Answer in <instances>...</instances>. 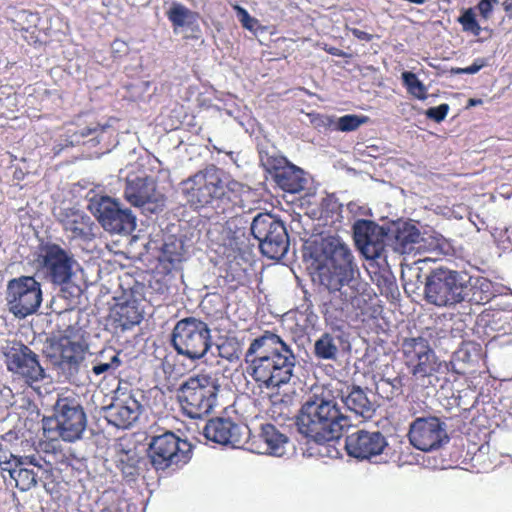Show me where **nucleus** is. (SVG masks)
<instances>
[{
	"mask_svg": "<svg viewBox=\"0 0 512 512\" xmlns=\"http://www.w3.org/2000/svg\"><path fill=\"white\" fill-rule=\"evenodd\" d=\"M317 271L320 284L330 293L329 308L341 316L361 304V295L366 283L361 278L360 269L352 250L340 237L323 238L316 252Z\"/></svg>",
	"mask_w": 512,
	"mask_h": 512,
	"instance_id": "obj_1",
	"label": "nucleus"
},
{
	"mask_svg": "<svg viewBox=\"0 0 512 512\" xmlns=\"http://www.w3.org/2000/svg\"><path fill=\"white\" fill-rule=\"evenodd\" d=\"M245 363L247 373L259 387L274 389L291 380L296 356L280 336L265 332L251 341L245 352Z\"/></svg>",
	"mask_w": 512,
	"mask_h": 512,
	"instance_id": "obj_2",
	"label": "nucleus"
},
{
	"mask_svg": "<svg viewBox=\"0 0 512 512\" xmlns=\"http://www.w3.org/2000/svg\"><path fill=\"white\" fill-rule=\"evenodd\" d=\"M181 193L195 209L211 208L218 214L231 215L242 196L250 188L236 180L225 183L221 172L214 166L198 171L181 182Z\"/></svg>",
	"mask_w": 512,
	"mask_h": 512,
	"instance_id": "obj_3",
	"label": "nucleus"
},
{
	"mask_svg": "<svg viewBox=\"0 0 512 512\" xmlns=\"http://www.w3.org/2000/svg\"><path fill=\"white\" fill-rule=\"evenodd\" d=\"M297 425L301 434L323 444L338 439L344 428L350 426V420L340 411L331 391L322 390L307 397L300 409Z\"/></svg>",
	"mask_w": 512,
	"mask_h": 512,
	"instance_id": "obj_4",
	"label": "nucleus"
},
{
	"mask_svg": "<svg viewBox=\"0 0 512 512\" xmlns=\"http://www.w3.org/2000/svg\"><path fill=\"white\" fill-rule=\"evenodd\" d=\"M473 287V279L466 272L438 267L425 278L424 298L434 306L453 308L471 300Z\"/></svg>",
	"mask_w": 512,
	"mask_h": 512,
	"instance_id": "obj_5",
	"label": "nucleus"
},
{
	"mask_svg": "<svg viewBox=\"0 0 512 512\" xmlns=\"http://www.w3.org/2000/svg\"><path fill=\"white\" fill-rule=\"evenodd\" d=\"M220 385L218 379L208 374H198L186 379L179 387L178 400L183 412L190 418H201L217 405Z\"/></svg>",
	"mask_w": 512,
	"mask_h": 512,
	"instance_id": "obj_6",
	"label": "nucleus"
},
{
	"mask_svg": "<svg viewBox=\"0 0 512 512\" xmlns=\"http://www.w3.org/2000/svg\"><path fill=\"white\" fill-rule=\"evenodd\" d=\"M172 344L178 354L190 360L201 359L212 347L210 328L194 317L181 319L173 329Z\"/></svg>",
	"mask_w": 512,
	"mask_h": 512,
	"instance_id": "obj_7",
	"label": "nucleus"
},
{
	"mask_svg": "<svg viewBox=\"0 0 512 512\" xmlns=\"http://www.w3.org/2000/svg\"><path fill=\"white\" fill-rule=\"evenodd\" d=\"M55 353L47 356L51 359L58 374L71 384L81 386L87 377L84 365L87 360L88 345L81 341L64 337L54 347Z\"/></svg>",
	"mask_w": 512,
	"mask_h": 512,
	"instance_id": "obj_8",
	"label": "nucleus"
},
{
	"mask_svg": "<svg viewBox=\"0 0 512 512\" xmlns=\"http://www.w3.org/2000/svg\"><path fill=\"white\" fill-rule=\"evenodd\" d=\"M250 230L264 256L274 260L285 256L289 248V238L282 221L270 213H258L252 220Z\"/></svg>",
	"mask_w": 512,
	"mask_h": 512,
	"instance_id": "obj_9",
	"label": "nucleus"
},
{
	"mask_svg": "<svg viewBox=\"0 0 512 512\" xmlns=\"http://www.w3.org/2000/svg\"><path fill=\"white\" fill-rule=\"evenodd\" d=\"M88 209L104 230L115 234H129L136 228V217L129 208L109 196L89 199Z\"/></svg>",
	"mask_w": 512,
	"mask_h": 512,
	"instance_id": "obj_10",
	"label": "nucleus"
},
{
	"mask_svg": "<svg viewBox=\"0 0 512 512\" xmlns=\"http://www.w3.org/2000/svg\"><path fill=\"white\" fill-rule=\"evenodd\" d=\"M123 194L127 202L144 213H158L166 203V197L157 189L155 179L145 174L128 175Z\"/></svg>",
	"mask_w": 512,
	"mask_h": 512,
	"instance_id": "obj_11",
	"label": "nucleus"
},
{
	"mask_svg": "<svg viewBox=\"0 0 512 512\" xmlns=\"http://www.w3.org/2000/svg\"><path fill=\"white\" fill-rule=\"evenodd\" d=\"M6 299L9 311L18 318H25L35 313L41 305V285L31 276L12 279L7 285Z\"/></svg>",
	"mask_w": 512,
	"mask_h": 512,
	"instance_id": "obj_12",
	"label": "nucleus"
},
{
	"mask_svg": "<svg viewBox=\"0 0 512 512\" xmlns=\"http://www.w3.org/2000/svg\"><path fill=\"white\" fill-rule=\"evenodd\" d=\"M190 445L172 432L155 436L149 444V457L156 470H166L189 460Z\"/></svg>",
	"mask_w": 512,
	"mask_h": 512,
	"instance_id": "obj_13",
	"label": "nucleus"
},
{
	"mask_svg": "<svg viewBox=\"0 0 512 512\" xmlns=\"http://www.w3.org/2000/svg\"><path fill=\"white\" fill-rule=\"evenodd\" d=\"M6 364L9 371L22 378L32 388H38L40 383H50L51 378L40 365L38 356L28 346L12 347L6 354Z\"/></svg>",
	"mask_w": 512,
	"mask_h": 512,
	"instance_id": "obj_14",
	"label": "nucleus"
},
{
	"mask_svg": "<svg viewBox=\"0 0 512 512\" xmlns=\"http://www.w3.org/2000/svg\"><path fill=\"white\" fill-rule=\"evenodd\" d=\"M402 351L407 367L416 378L429 377L439 371L441 363L425 338L404 339Z\"/></svg>",
	"mask_w": 512,
	"mask_h": 512,
	"instance_id": "obj_15",
	"label": "nucleus"
},
{
	"mask_svg": "<svg viewBox=\"0 0 512 512\" xmlns=\"http://www.w3.org/2000/svg\"><path fill=\"white\" fill-rule=\"evenodd\" d=\"M59 436L67 442L81 438L87 423L83 407L75 398H59L54 406Z\"/></svg>",
	"mask_w": 512,
	"mask_h": 512,
	"instance_id": "obj_16",
	"label": "nucleus"
},
{
	"mask_svg": "<svg viewBox=\"0 0 512 512\" xmlns=\"http://www.w3.org/2000/svg\"><path fill=\"white\" fill-rule=\"evenodd\" d=\"M142 406L133 391L119 386L111 402L102 407L103 417L117 428H130L139 418Z\"/></svg>",
	"mask_w": 512,
	"mask_h": 512,
	"instance_id": "obj_17",
	"label": "nucleus"
},
{
	"mask_svg": "<svg viewBox=\"0 0 512 512\" xmlns=\"http://www.w3.org/2000/svg\"><path fill=\"white\" fill-rule=\"evenodd\" d=\"M409 441L421 451H433L448 443L446 424L437 417L417 418L409 429Z\"/></svg>",
	"mask_w": 512,
	"mask_h": 512,
	"instance_id": "obj_18",
	"label": "nucleus"
},
{
	"mask_svg": "<svg viewBox=\"0 0 512 512\" xmlns=\"http://www.w3.org/2000/svg\"><path fill=\"white\" fill-rule=\"evenodd\" d=\"M355 244L366 259L386 258L389 233L370 220L360 219L353 225Z\"/></svg>",
	"mask_w": 512,
	"mask_h": 512,
	"instance_id": "obj_19",
	"label": "nucleus"
},
{
	"mask_svg": "<svg viewBox=\"0 0 512 512\" xmlns=\"http://www.w3.org/2000/svg\"><path fill=\"white\" fill-rule=\"evenodd\" d=\"M43 268L54 284L68 283L73 275V256L57 244H46L39 255Z\"/></svg>",
	"mask_w": 512,
	"mask_h": 512,
	"instance_id": "obj_20",
	"label": "nucleus"
},
{
	"mask_svg": "<svg viewBox=\"0 0 512 512\" xmlns=\"http://www.w3.org/2000/svg\"><path fill=\"white\" fill-rule=\"evenodd\" d=\"M387 445L386 438L379 431L358 430L345 439L348 455L361 460L381 455Z\"/></svg>",
	"mask_w": 512,
	"mask_h": 512,
	"instance_id": "obj_21",
	"label": "nucleus"
},
{
	"mask_svg": "<svg viewBox=\"0 0 512 512\" xmlns=\"http://www.w3.org/2000/svg\"><path fill=\"white\" fill-rule=\"evenodd\" d=\"M266 169L273 174L275 182L280 188L289 193L302 191L308 182L305 172L289 163L285 158L275 159L273 162H264Z\"/></svg>",
	"mask_w": 512,
	"mask_h": 512,
	"instance_id": "obj_22",
	"label": "nucleus"
},
{
	"mask_svg": "<svg viewBox=\"0 0 512 512\" xmlns=\"http://www.w3.org/2000/svg\"><path fill=\"white\" fill-rule=\"evenodd\" d=\"M345 408L356 416L370 419L376 411L375 396L368 388L348 385L337 393Z\"/></svg>",
	"mask_w": 512,
	"mask_h": 512,
	"instance_id": "obj_23",
	"label": "nucleus"
},
{
	"mask_svg": "<svg viewBox=\"0 0 512 512\" xmlns=\"http://www.w3.org/2000/svg\"><path fill=\"white\" fill-rule=\"evenodd\" d=\"M289 444V438L272 424L261 425L260 431L252 441L256 453L275 457L286 454Z\"/></svg>",
	"mask_w": 512,
	"mask_h": 512,
	"instance_id": "obj_24",
	"label": "nucleus"
},
{
	"mask_svg": "<svg viewBox=\"0 0 512 512\" xmlns=\"http://www.w3.org/2000/svg\"><path fill=\"white\" fill-rule=\"evenodd\" d=\"M203 435L207 440L221 445L241 443V427L230 419L215 418L209 420L203 428Z\"/></svg>",
	"mask_w": 512,
	"mask_h": 512,
	"instance_id": "obj_25",
	"label": "nucleus"
},
{
	"mask_svg": "<svg viewBox=\"0 0 512 512\" xmlns=\"http://www.w3.org/2000/svg\"><path fill=\"white\" fill-rule=\"evenodd\" d=\"M390 240H393L392 248L400 254L410 253L422 239L421 233L417 227L410 223H399L389 230Z\"/></svg>",
	"mask_w": 512,
	"mask_h": 512,
	"instance_id": "obj_26",
	"label": "nucleus"
},
{
	"mask_svg": "<svg viewBox=\"0 0 512 512\" xmlns=\"http://www.w3.org/2000/svg\"><path fill=\"white\" fill-rule=\"evenodd\" d=\"M64 230L74 239H89L92 235L91 218L80 211L70 210L60 219Z\"/></svg>",
	"mask_w": 512,
	"mask_h": 512,
	"instance_id": "obj_27",
	"label": "nucleus"
},
{
	"mask_svg": "<svg viewBox=\"0 0 512 512\" xmlns=\"http://www.w3.org/2000/svg\"><path fill=\"white\" fill-rule=\"evenodd\" d=\"M341 345L342 339L339 335L325 332L315 340L313 354L318 360L336 361Z\"/></svg>",
	"mask_w": 512,
	"mask_h": 512,
	"instance_id": "obj_28",
	"label": "nucleus"
},
{
	"mask_svg": "<svg viewBox=\"0 0 512 512\" xmlns=\"http://www.w3.org/2000/svg\"><path fill=\"white\" fill-rule=\"evenodd\" d=\"M108 125L90 124L89 126L81 127L76 124H69L65 128V133L62 135V141L65 146H76L84 143V138L87 136H94L97 138L100 133L104 132Z\"/></svg>",
	"mask_w": 512,
	"mask_h": 512,
	"instance_id": "obj_29",
	"label": "nucleus"
},
{
	"mask_svg": "<svg viewBox=\"0 0 512 512\" xmlns=\"http://www.w3.org/2000/svg\"><path fill=\"white\" fill-rule=\"evenodd\" d=\"M9 475L21 491H28L37 485V474L34 470L18 463H13V467L9 469Z\"/></svg>",
	"mask_w": 512,
	"mask_h": 512,
	"instance_id": "obj_30",
	"label": "nucleus"
},
{
	"mask_svg": "<svg viewBox=\"0 0 512 512\" xmlns=\"http://www.w3.org/2000/svg\"><path fill=\"white\" fill-rule=\"evenodd\" d=\"M117 368L108 365L107 363H99L87 359L84 365V373L87 376L81 385L88 383L101 382L109 375H113Z\"/></svg>",
	"mask_w": 512,
	"mask_h": 512,
	"instance_id": "obj_31",
	"label": "nucleus"
},
{
	"mask_svg": "<svg viewBox=\"0 0 512 512\" xmlns=\"http://www.w3.org/2000/svg\"><path fill=\"white\" fill-rule=\"evenodd\" d=\"M167 17L175 27H184L196 21V14L180 3H173Z\"/></svg>",
	"mask_w": 512,
	"mask_h": 512,
	"instance_id": "obj_32",
	"label": "nucleus"
},
{
	"mask_svg": "<svg viewBox=\"0 0 512 512\" xmlns=\"http://www.w3.org/2000/svg\"><path fill=\"white\" fill-rule=\"evenodd\" d=\"M477 346L473 343H463L454 353L451 364L455 371L461 373L462 365L470 364L477 356Z\"/></svg>",
	"mask_w": 512,
	"mask_h": 512,
	"instance_id": "obj_33",
	"label": "nucleus"
},
{
	"mask_svg": "<svg viewBox=\"0 0 512 512\" xmlns=\"http://www.w3.org/2000/svg\"><path fill=\"white\" fill-rule=\"evenodd\" d=\"M402 79L407 87L408 92L414 97L424 100L426 99V87L425 85L418 79L416 74L412 72H403Z\"/></svg>",
	"mask_w": 512,
	"mask_h": 512,
	"instance_id": "obj_34",
	"label": "nucleus"
},
{
	"mask_svg": "<svg viewBox=\"0 0 512 512\" xmlns=\"http://www.w3.org/2000/svg\"><path fill=\"white\" fill-rule=\"evenodd\" d=\"M368 121L367 116L348 114L337 119L335 128L342 132H350Z\"/></svg>",
	"mask_w": 512,
	"mask_h": 512,
	"instance_id": "obj_35",
	"label": "nucleus"
},
{
	"mask_svg": "<svg viewBox=\"0 0 512 512\" xmlns=\"http://www.w3.org/2000/svg\"><path fill=\"white\" fill-rule=\"evenodd\" d=\"M121 352L116 351L113 348L103 349L95 355L88 354L89 360L99 362V363H107L112 367L119 368L122 365V360L120 358Z\"/></svg>",
	"mask_w": 512,
	"mask_h": 512,
	"instance_id": "obj_36",
	"label": "nucleus"
},
{
	"mask_svg": "<svg viewBox=\"0 0 512 512\" xmlns=\"http://www.w3.org/2000/svg\"><path fill=\"white\" fill-rule=\"evenodd\" d=\"M465 32H470L474 36H479L481 27L476 20V14L472 8L466 9L458 19Z\"/></svg>",
	"mask_w": 512,
	"mask_h": 512,
	"instance_id": "obj_37",
	"label": "nucleus"
},
{
	"mask_svg": "<svg viewBox=\"0 0 512 512\" xmlns=\"http://www.w3.org/2000/svg\"><path fill=\"white\" fill-rule=\"evenodd\" d=\"M120 321L123 329H129L132 326L140 323L142 316L138 313L133 307H121L120 312Z\"/></svg>",
	"mask_w": 512,
	"mask_h": 512,
	"instance_id": "obj_38",
	"label": "nucleus"
},
{
	"mask_svg": "<svg viewBox=\"0 0 512 512\" xmlns=\"http://www.w3.org/2000/svg\"><path fill=\"white\" fill-rule=\"evenodd\" d=\"M237 18L242 26L250 31H255L259 27V21L250 16L246 9L235 6Z\"/></svg>",
	"mask_w": 512,
	"mask_h": 512,
	"instance_id": "obj_39",
	"label": "nucleus"
},
{
	"mask_svg": "<svg viewBox=\"0 0 512 512\" xmlns=\"http://www.w3.org/2000/svg\"><path fill=\"white\" fill-rule=\"evenodd\" d=\"M42 462H44L43 459L37 455L12 456V463H18L24 467L32 465L41 469L43 467Z\"/></svg>",
	"mask_w": 512,
	"mask_h": 512,
	"instance_id": "obj_40",
	"label": "nucleus"
},
{
	"mask_svg": "<svg viewBox=\"0 0 512 512\" xmlns=\"http://www.w3.org/2000/svg\"><path fill=\"white\" fill-rule=\"evenodd\" d=\"M487 65V61L484 58H477L474 60V62L466 67V68H453L451 72L453 74H476L479 72L483 67Z\"/></svg>",
	"mask_w": 512,
	"mask_h": 512,
	"instance_id": "obj_41",
	"label": "nucleus"
},
{
	"mask_svg": "<svg viewBox=\"0 0 512 512\" xmlns=\"http://www.w3.org/2000/svg\"><path fill=\"white\" fill-rule=\"evenodd\" d=\"M449 111V105L444 103L437 107L429 108L425 114L429 119H432L436 122H441L445 119L447 116V113Z\"/></svg>",
	"mask_w": 512,
	"mask_h": 512,
	"instance_id": "obj_42",
	"label": "nucleus"
},
{
	"mask_svg": "<svg viewBox=\"0 0 512 512\" xmlns=\"http://www.w3.org/2000/svg\"><path fill=\"white\" fill-rule=\"evenodd\" d=\"M418 263H415V266L409 267L407 271L402 272V278L405 280V288L407 289L413 282L412 278H415L417 282L422 283L420 280L421 268L417 266Z\"/></svg>",
	"mask_w": 512,
	"mask_h": 512,
	"instance_id": "obj_43",
	"label": "nucleus"
},
{
	"mask_svg": "<svg viewBox=\"0 0 512 512\" xmlns=\"http://www.w3.org/2000/svg\"><path fill=\"white\" fill-rule=\"evenodd\" d=\"M492 3L490 0H481L479 2L477 8L483 18L488 19L490 17L493 9Z\"/></svg>",
	"mask_w": 512,
	"mask_h": 512,
	"instance_id": "obj_44",
	"label": "nucleus"
},
{
	"mask_svg": "<svg viewBox=\"0 0 512 512\" xmlns=\"http://www.w3.org/2000/svg\"><path fill=\"white\" fill-rule=\"evenodd\" d=\"M111 49L113 54L116 56H121L127 53L128 46L124 41L116 39L113 41Z\"/></svg>",
	"mask_w": 512,
	"mask_h": 512,
	"instance_id": "obj_45",
	"label": "nucleus"
},
{
	"mask_svg": "<svg viewBox=\"0 0 512 512\" xmlns=\"http://www.w3.org/2000/svg\"><path fill=\"white\" fill-rule=\"evenodd\" d=\"M323 49H324L327 53H329V54H331V55H334V56H338V57H350V55H349V54H347L346 52H344V51H342V50H340V49H338V48H336V47L328 46V45H326V44L323 46Z\"/></svg>",
	"mask_w": 512,
	"mask_h": 512,
	"instance_id": "obj_46",
	"label": "nucleus"
},
{
	"mask_svg": "<svg viewBox=\"0 0 512 512\" xmlns=\"http://www.w3.org/2000/svg\"><path fill=\"white\" fill-rule=\"evenodd\" d=\"M352 33H353V35L355 37H357L360 40L369 41L371 39V35L370 34L364 32V31L358 30V29H354L352 31Z\"/></svg>",
	"mask_w": 512,
	"mask_h": 512,
	"instance_id": "obj_47",
	"label": "nucleus"
},
{
	"mask_svg": "<svg viewBox=\"0 0 512 512\" xmlns=\"http://www.w3.org/2000/svg\"><path fill=\"white\" fill-rule=\"evenodd\" d=\"M216 349L218 351V354L221 356V357H224L226 359H228L229 361H233V354H228L225 350H226V347L224 346H216Z\"/></svg>",
	"mask_w": 512,
	"mask_h": 512,
	"instance_id": "obj_48",
	"label": "nucleus"
},
{
	"mask_svg": "<svg viewBox=\"0 0 512 512\" xmlns=\"http://www.w3.org/2000/svg\"><path fill=\"white\" fill-rule=\"evenodd\" d=\"M503 8L507 12L508 16L512 18V0H505L503 2Z\"/></svg>",
	"mask_w": 512,
	"mask_h": 512,
	"instance_id": "obj_49",
	"label": "nucleus"
},
{
	"mask_svg": "<svg viewBox=\"0 0 512 512\" xmlns=\"http://www.w3.org/2000/svg\"><path fill=\"white\" fill-rule=\"evenodd\" d=\"M227 155L229 156L230 160L236 164L237 166H239L238 164V157H239V154L238 153H235V152H227Z\"/></svg>",
	"mask_w": 512,
	"mask_h": 512,
	"instance_id": "obj_50",
	"label": "nucleus"
},
{
	"mask_svg": "<svg viewBox=\"0 0 512 512\" xmlns=\"http://www.w3.org/2000/svg\"><path fill=\"white\" fill-rule=\"evenodd\" d=\"M482 101L480 99H470L469 100V106H476L480 104Z\"/></svg>",
	"mask_w": 512,
	"mask_h": 512,
	"instance_id": "obj_51",
	"label": "nucleus"
},
{
	"mask_svg": "<svg viewBox=\"0 0 512 512\" xmlns=\"http://www.w3.org/2000/svg\"><path fill=\"white\" fill-rule=\"evenodd\" d=\"M64 144L60 143V148L56 150V153H60V151L63 149Z\"/></svg>",
	"mask_w": 512,
	"mask_h": 512,
	"instance_id": "obj_52",
	"label": "nucleus"
},
{
	"mask_svg": "<svg viewBox=\"0 0 512 512\" xmlns=\"http://www.w3.org/2000/svg\"><path fill=\"white\" fill-rule=\"evenodd\" d=\"M493 3H498V0H490Z\"/></svg>",
	"mask_w": 512,
	"mask_h": 512,
	"instance_id": "obj_53",
	"label": "nucleus"
}]
</instances>
